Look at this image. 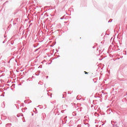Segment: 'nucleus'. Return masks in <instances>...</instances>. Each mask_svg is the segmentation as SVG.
Returning <instances> with one entry per match:
<instances>
[{"instance_id": "obj_1", "label": "nucleus", "mask_w": 127, "mask_h": 127, "mask_svg": "<svg viewBox=\"0 0 127 127\" xmlns=\"http://www.w3.org/2000/svg\"><path fill=\"white\" fill-rule=\"evenodd\" d=\"M11 127V124H8L6 125V127Z\"/></svg>"}, {"instance_id": "obj_2", "label": "nucleus", "mask_w": 127, "mask_h": 127, "mask_svg": "<svg viewBox=\"0 0 127 127\" xmlns=\"http://www.w3.org/2000/svg\"><path fill=\"white\" fill-rule=\"evenodd\" d=\"M112 21H113V19H110L108 22H112Z\"/></svg>"}, {"instance_id": "obj_3", "label": "nucleus", "mask_w": 127, "mask_h": 127, "mask_svg": "<svg viewBox=\"0 0 127 127\" xmlns=\"http://www.w3.org/2000/svg\"><path fill=\"white\" fill-rule=\"evenodd\" d=\"M113 127H118L117 126H114Z\"/></svg>"}, {"instance_id": "obj_4", "label": "nucleus", "mask_w": 127, "mask_h": 127, "mask_svg": "<svg viewBox=\"0 0 127 127\" xmlns=\"http://www.w3.org/2000/svg\"><path fill=\"white\" fill-rule=\"evenodd\" d=\"M64 119H67V117H65L64 118Z\"/></svg>"}, {"instance_id": "obj_5", "label": "nucleus", "mask_w": 127, "mask_h": 127, "mask_svg": "<svg viewBox=\"0 0 127 127\" xmlns=\"http://www.w3.org/2000/svg\"><path fill=\"white\" fill-rule=\"evenodd\" d=\"M47 78H48V76H46Z\"/></svg>"}]
</instances>
